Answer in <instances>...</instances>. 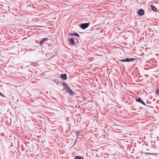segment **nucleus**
<instances>
[{
    "instance_id": "obj_14",
    "label": "nucleus",
    "mask_w": 159,
    "mask_h": 159,
    "mask_svg": "<svg viewBox=\"0 0 159 159\" xmlns=\"http://www.w3.org/2000/svg\"><path fill=\"white\" fill-rule=\"evenodd\" d=\"M156 95H159V89H157L156 90Z\"/></svg>"
},
{
    "instance_id": "obj_20",
    "label": "nucleus",
    "mask_w": 159,
    "mask_h": 159,
    "mask_svg": "<svg viewBox=\"0 0 159 159\" xmlns=\"http://www.w3.org/2000/svg\"><path fill=\"white\" fill-rule=\"evenodd\" d=\"M133 107H131V108H133Z\"/></svg>"
},
{
    "instance_id": "obj_15",
    "label": "nucleus",
    "mask_w": 159,
    "mask_h": 159,
    "mask_svg": "<svg viewBox=\"0 0 159 159\" xmlns=\"http://www.w3.org/2000/svg\"><path fill=\"white\" fill-rule=\"evenodd\" d=\"M76 120L77 122H80V119L78 118V119H76Z\"/></svg>"
},
{
    "instance_id": "obj_13",
    "label": "nucleus",
    "mask_w": 159,
    "mask_h": 159,
    "mask_svg": "<svg viewBox=\"0 0 159 159\" xmlns=\"http://www.w3.org/2000/svg\"><path fill=\"white\" fill-rule=\"evenodd\" d=\"M81 131H76V136L77 137H79V134L80 133Z\"/></svg>"
},
{
    "instance_id": "obj_8",
    "label": "nucleus",
    "mask_w": 159,
    "mask_h": 159,
    "mask_svg": "<svg viewBox=\"0 0 159 159\" xmlns=\"http://www.w3.org/2000/svg\"><path fill=\"white\" fill-rule=\"evenodd\" d=\"M66 88L67 89L69 90V93L70 95H74V92L71 90L70 88L69 87H67Z\"/></svg>"
},
{
    "instance_id": "obj_3",
    "label": "nucleus",
    "mask_w": 159,
    "mask_h": 159,
    "mask_svg": "<svg viewBox=\"0 0 159 159\" xmlns=\"http://www.w3.org/2000/svg\"><path fill=\"white\" fill-rule=\"evenodd\" d=\"M48 39L47 38H44L42 39L39 43V45L40 46H42V45L43 44V43L47 41Z\"/></svg>"
},
{
    "instance_id": "obj_9",
    "label": "nucleus",
    "mask_w": 159,
    "mask_h": 159,
    "mask_svg": "<svg viewBox=\"0 0 159 159\" xmlns=\"http://www.w3.org/2000/svg\"><path fill=\"white\" fill-rule=\"evenodd\" d=\"M69 35L71 36H74L77 37H79L80 36L78 34L75 33L74 34L73 33H69Z\"/></svg>"
},
{
    "instance_id": "obj_10",
    "label": "nucleus",
    "mask_w": 159,
    "mask_h": 159,
    "mask_svg": "<svg viewBox=\"0 0 159 159\" xmlns=\"http://www.w3.org/2000/svg\"><path fill=\"white\" fill-rule=\"evenodd\" d=\"M150 7L153 11L155 12L157 11V8L154 6L151 5L150 6Z\"/></svg>"
},
{
    "instance_id": "obj_18",
    "label": "nucleus",
    "mask_w": 159,
    "mask_h": 159,
    "mask_svg": "<svg viewBox=\"0 0 159 159\" xmlns=\"http://www.w3.org/2000/svg\"><path fill=\"white\" fill-rule=\"evenodd\" d=\"M65 90H66V91L67 93L69 92V90H67V89H65Z\"/></svg>"
},
{
    "instance_id": "obj_2",
    "label": "nucleus",
    "mask_w": 159,
    "mask_h": 159,
    "mask_svg": "<svg viewBox=\"0 0 159 159\" xmlns=\"http://www.w3.org/2000/svg\"><path fill=\"white\" fill-rule=\"evenodd\" d=\"M135 58H126L125 59L120 60L119 61L123 62H130L134 61L135 60Z\"/></svg>"
},
{
    "instance_id": "obj_4",
    "label": "nucleus",
    "mask_w": 159,
    "mask_h": 159,
    "mask_svg": "<svg viewBox=\"0 0 159 159\" xmlns=\"http://www.w3.org/2000/svg\"><path fill=\"white\" fill-rule=\"evenodd\" d=\"M74 39L73 38H68V40L69 43L71 45H74L75 43Z\"/></svg>"
},
{
    "instance_id": "obj_12",
    "label": "nucleus",
    "mask_w": 159,
    "mask_h": 159,
    "mask_svg": "<svg viewBox=\"0 0 159 159\" xmlns=\"http://www.w3.org/2000/svg\"><path fill=\"white\" fill-rule=\"evenodd\" d=\"M62 85L63 86H64V87H65V89H67L66 87H68L67 85V84L65 83H64L62 84Z\"/></svg>"
},
{
    "instance_id": "obj_17",
    "label": "nucleus",
    "mask_w": 159,
    "mask_h": 159,
    "mask_svg": "<svg viewBox=\"0 0 159 159\" xmlns=\"http://www.w3.org/2000/svg\"><path fill=\"white\" fill-rule=\"evenodd\" d=\"M55 56V55H53V56H52V57H51L50 58H49V60L50 59H51V58H53V57H54Z\"/></svg>"
},
{
    "instance_id": "obj_6",
    "label": "nucleus",
    "mask_w": 159,
    "mask_h": 159,
    "mask_svg": "<svg viewBox=\"0 0 159 159\" xmlns=\"http://www.w3.org/2000/svg\"><path fill=\"white\" fill-rule=\"evenodd\" d=\"M135 100L137 102H140L144 105H146L145 103L139 97L138 98L136 99Z\"/></svg>"
},
{
    "instance_id": "obj_5",
    "label": "nucleus",
    "mask_w": 159,
    "mask_h": 159,
    "mask_svg": "<svg viewBox=\"0 0 159 159\" xmlns=\"http://www.w3.org/2000/svg\"><path fill=\"white\" fill-rule=\"evenodd\" d=\"M144 13V11L142 9H140L138 11V14L140 16H143Z\"/></svg>"
},
{
    "instance_id": "obj_1",
    "label": "nucleus",
    "mask_w": 159,
    "mask_h": 159,
    "mask_svg": "<svg viewBox=\"0 0 159 159\" xmlns=\"http://www.w3.org/2000/svg\"><path fill=\"white\" fill-rule=\"evenodd\" d=\"M90 25V22L82 23L80 25V27L83 30H84L88 27Z\"/></svg>"
},
{
    "instance_id": "obj_7",
    "label": "nucleus",
    "mask_w": 159,
    "mask_h": 159,
    "mask_svg": "<svg viewBox=\"0 0 159 159\" xmlns=\"http://www.w3.org/2000/svg\"><path fill=\"white\" fill-rule=\"evenodd\" d=\"M60 77L63 80H65L67 79V75L65 74H61V75Z\"/></svg>"
},
{
    "instance_id": "obj_16",
    "label": "nucleus",
    "mask_w": 159,
    "mask_h": 159,
    "mask_svg": "<svg viewBox=\"0 0 159 159\" xmlns=\"http://www.w3.org/2000/svg\"><path fill=\"white\" fill-rule=\"evenodd\" d=\"M0 95L2 96V97H5V96H4V95L3 94H2L1 92H0Z\"/></svg>"
},
{
    "instance_id": "obj_19",
    "label": "nucleus",
    "mask_w": 159,
    "mask_h": 159,
    "mask_svg": "<svg viewBox=\"0 0 159 159\" xmlns=\"http://www.w3.org/2000/svg\"><path fill=\"white\" fill-rule=\"evenodd\" d=\"M135 110V109H132V110Z\"/></svg>"
},
{
    "instance_id": "obj_11",
    "label": "nucleus",
    "mask_w": 159,
    "mask_h": 159,
    "mask_svg": "<svg viewBox=\"0 0 159 159\" xmlns=\"http://www.w3.org/2000/svg\"><path fill=\"white\" fill-rule=\"evenodd\" d=\"M75 159H84L82 156H76L75 157Z\"/></svg>"
}]
</instances>
